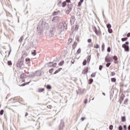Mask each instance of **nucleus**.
<instances>
[{
	"instance_id": "6",
	"label": "nucleus",
	"mask_w": 130,
	"mask_h": 130,
	"mask_svg": "<svg viewBox=\"0 0 130 130\" xmlns=\"http://www.w3.org/2000/svg\"><path fill=\"white\" fill-rule=\"evenodd\" d=\"M89 70V68L88 67H85L84 69L82 71V74L84 75H85V74H87L88 73V71Z\"/></svg>"
},
{
	"instance_id": "19",
	"label": "nucleus",
	"mask_w": 130,
	"mask_h": 130,
	"mask_svg": "<svg viewBox=\"0 0 130 130\" xmlns=\"http://www.w3.org/2000/svg\"><path fill=\"white\" fill-rule=\"evenodd\" d=\"M31 54L34 56L36 55V54H37V53H36V50H34L33 52H32Z\"/></svg>"
},
{
	"instance_id": "39",
	"label": "nucleus",
	"mask_w": 130,
	"mask_h": 130,
	"mask_svg": "<svg viewBox=\"0 0 130 130\" xmlns=\"http://www.w3.org/2000/svg\"><path fill=\"white\" fill-rule=\"evenodd\" d=\"M109 129H110V130L113 129V125H110L109 126Z\"/></svg>"
},
{
	"instance_id": "1",
	"label": "nucleus",
	"mask_w": 130,
	"mask_h": 130,
	"mask_svg": "<svg viewBox=\"0 0 130 130\" xmlns=\"http://www.w3.org/2000/svg\"><path fill=\"white\" fill-rule=\"evenodd\" d=\"M129 43L128 42H126L125 44L122 45V47L124 49L125 51H127L128 52L129 51V47L128 46V44Z\"/></svg>"
},
{
	"instance_id": "32",
	"label": "nucleus",
	"mask_w": 130,
	"mask_h": 130,
	"mask_svg": "<svg viewBox=\"0 0 130 130\" xmlns=\"http://www.w3.org/2000/svg\"><path fill=\"white\" fill-rule=\"evenodd\" d=\"M86 64H87V60L85 59V60H84V61L83 62V65L86 66Z\"/></svg>"
},
{
	"instance_id": "31",
	"label": "nucleus",
	"mask_w": 130,
	"mask_h": 130,
	"mask_svg": "<svg viewBox=\"0 0 130 130\" xmlns=\"http://www.w3.org/2000/svg\"><path fill=\"white\" fill-rule=\"evenodd\" d=\"M127 40V38H124L121 39V41L123 42L124 41H126Z\"/></svg>"
},
{
	"instance_id": "14",
	"label": "nucleus",
	"mask_w": 130,
	"mask_h": 130,
	"mask_svg": "<svg viewBox=\"0 0 130 130\" xmlns=\"http://www.w3.org/2000/svg\"><path fill=\"white\" fill-rule=\"evenodd\" d=\"M125 121H126L125 117L122 116L121 121H122L123 122H125Z\"/></svg>"
},
{
	"instance_id": "7",
	"label": "nucleus",
	"mask_w": 130,
	"mask_h": 130,
	"mask_svg": "<svg viewBox=\"0 0 130 130\" xmlns=\"http://www.w3.org/2000/svg\"><path fill=\"white\" fill-rule=\"evenodd\" d=\"M59 20V18H58V17L56 16L53 18L52 21V22H54V23H56V22H58Z\"/></svg>"
},
{
	"instance_id": "59",
	"label": "nucleus",
	"mask_w": 130,
	"mask_h": 130,
	"mask_svg": "<svg viewBox=\"0 0 130 130\" xmlns=\"http://www.w3.org/2000/svg\"><path fill=\"white\" fill-rule=\"evenodd\" d=\"M2 106L0 105V107H1Z\"/></svg>"
},
{
	"instance_id": "41",
	"label": "nucleus",
	"mask_w": 130,
	"mask_h": 130,
	"mask_svg": "<svg viewBox=\"0 0 130 130\" xmlns=\"http://www.w3.org/2000/svg\"><path fill=\"white\" fill-rule=\"evenodd\" d=\"M102 69H103V66L102 65L100 66L99 67L100 71H102Z\"/></svg>"
},
{
	"instance_id": "52",
	"label": "nucleus",
	"mask_w": 130,
	"mask_h": 130,
	"mask_svg": "<svg viewBox=\"0 0 130 130\" xmlns=\"http://www.w3.org/2000/svg\"><path fill=\"white\" fill-rule=\"evenodd\" d=\"M74 19H75V16H73L71 17V20H74Z\"/></svg>"
},
{
	"instance_id": "23",
	"label": "nucleus",
	"mask_w": 130,
	"mask_h": 130,
	"mask_svg": "<svg viewBox=\"0 0 130 130\" xmlns=\"http://www.w3.org/2000/svg\"><path fill=\"white\" fill-rule=\"evenodd\" d=\"M115 75H116L115 72H111V73L110 76H111V77H113V76H115Z\"/></svg>"
},
{
	"instance_id": "3",
	"label": "nucleus",
	"mask_w": 130,
	"mask_h": 130,
	"mask_svg": "<svg viewBox=\"0 0 130 130\" xmlns=\"http://www.w3.org/2000/svg\"><path fill=\"white\" fill-rule=\"evenodd\" d=\"M23 63H24V60L21 58V60H19L17 64V68H21L23 66Z\"/></svg>"
},
{
	"instance_id": "45",
	"label": "nucleus",
	"mask_w": 130,
	"mask_h": 130,
	"mask_svg": "<svg viewBox=\"0 0 130 130\" xmlns=\"http://www.w3.org/2000/svg\"><path fill=\"white\" fill-rule=\"evenodd\" d=\"M81 6H82V2H79L78 6V7H81Z\"/></svg>"
},
{
	"instance_id": "17",
	"label": "nucleus",
	"mask_w": 130,
	"mask_h": 130,
	"mask_svg": "<svg viewBox=\"0 0 130 130\" xmlns=\"http://www.w3.org/2000/svg\"><path fill=\"white\" fill-rule=\"evenodd\" d=\"M95 77H96V73H93L91 75V78H95Z\"/></svg>"
},
{
	"instance_id": "50",
	"label": "nucleus",
	"mask_w": 130,
	"mask_h": 130,
	"mask_svg": "<svg viewBox=\"0 0 130 130\" xmlns=\"http://www.w3.org/2000/svg\"><path fill=\"white\" fill-rule=\"evenodd\" d=\"M81 120L82 121H84V120H85V117L81 118Z\"/></svg>"
},
{
	"instance_id": "12",
	"label": "nucleus",
	"mask_w": 130,
	"mask_h": 130,
	"mask_svg": "<svg viewBox=\"0 0 130 130\" xmlns=\"http://www.w3.org/2000/svg\"><path fill=\"white\" fill-rule=\"evenodd\" d=\"M30 59L29 58H26L25 59V62H26V64H28V63H30Z\"/></svg>"
},
{
	"instance_id": "26",
	"label": "nucleus",
	"mask_w": 130,
	"mask_h": 130,
	"mask_svg": "<svg viewBox=\"0 0 130 130\" xmlns=\"http://www.w3.org/2000/svg\"><path fill=\"white\" fill-rule=\"evenodd\" d=\"M66 6H67V2H63L62 5V7L64 8V7H66Z\"/></svg>"
},
{
	"instance_id": "37",
	"label": "nucleus",
	"mask_w": 130,
	"mask_h": 130,
	"mask_svg": "<svg viewBox=\"0 0 130 130\" xmlns=\"http://www.w3.org/2000/svg\"><path fill=\"white\" fill-rule=\"evenodd\" d=\"M8 64L9 66H12V64H13V63H12L11 61H8Z\"/></svg>"
},
{
	"instance_id": "38",
	"label": "nucleus",
	"mask_w": 130,
	"mask_h": 130,
	"mask_svg": "<svg viewBox=\"0 0 130 130\" xmlns=\"http://www.w3.org/2000/svg\"><path fill=\"white\" fill-rule=\"evenodd\" d=\"M110 64H111V63L110 62H108L106 64V67L107 68H109V67H110Z\"/></svg>"
},
{
	"instance_id": "11",
	"label": "nucleus",
	"mask_w": 130,
	"mask_h": 130,
	"mask_svg": "<svg viewBox=\"0 0 130 130\" xmlns=\"http://www.w3.org/2000/svg\"><path fill=\"white\" fill-rule=\"evenodd\" d=\"M113 59L115 60L114 63H117V61H116L117 60V59H118V58H117V56H114Z\"/></svg>"
},
{
	"instance_id": "44",
	"label": "nucleus",
	"mask_w": 130,
	"mask_h": 130,
	"mask_svg": "<svg viewBox=\"0 0 130 130\" xmlns=\"http://www.w3.org/2000/svg\"><path fill=\"white\" fill-rule=\"evenodd\" d=\"M47 108H49V109H51V108H52V106L48 105L47 106Z\"/></svg>"
},
{
	"instance_id": "13",
	"label": "nucleus",
	"mask_w": 130,
	"mask_h": 130,
	"mask_svg": "<svg viewBox=\"0 0 130 130\" xmlns=\"http://www.w3.org/2000/svg\"><path fill=\"white\" fill-rule=\"evenodd\" d=\"M63 63H64V61L62 60V61H61L58 63V66H59L60 67H61V66H63Z\"/></svg>"
},
{
	"instance_id": "5",
	"label": "nucleus",
	"mask_w": 130,
	"mask_h": 130,
	"mask_svg": "<svg viewBox=\"0 0 130 130\" xmlns=\"http://www.w3.org/2000/svg\"><path fill=\"white\" fill-rule=\"evenodd\" d=\"M59 29L60 31H64V25L62 23H59Z\"/></svg>"
},
{
	"instance_id": "20",
	"label": "nucleus",
	"mask_w": 130,
	"mask_h": 130,
	"mask_svg": "<svg viewBox=\"0 0 130 130\" xmlns=\"http://www.w3.org/2000/svg\"><path fill=\"white\" fill-rule=\"evenodd\" d=\"M46 88L47 89H48V90H51V86H50V85H47L46 86Z\"/></svg>"
},
{
	"instance_id": "47",
	"label": "nucleus",
	"mask_w": 130,
	"mask_h": 130,
	"mask_svg": "<svg viewBox=\"0 0 130 130\" xmlns=\"http://www.w3.org/2000/svg\"><path fill=\"white\" fill-rule=\"evenodd\" d=\"M123 130H126V125H123Z\"/></svg>"
},
{
	"instance_id": "54",
	"label": "nucleus",
	"mask_w": 130,
	"mask_h": 130,
	"mask_svg": "<svg viewBox=\"0 0 130 130\" xmlns=\"http://www.w3.org/2000/svg\"><path fill=\"white\" fill-rule=\"evenodd\" d=\"M87 101H88V100H85V101H84L85 104H86L87 103Z\"/></svg>"
},
{
	"instance_id": "2",
	"label": "nucleus",
	"mask_w": 130,
	"mask_h": 130,
	"mask_svg": "<svg viewBox=\"0 0 130 130\" xmlns=\"http://www.w3.org/2000/svg\"><path fill=\"white\" fill-rule=\"evenodd\" d=\"M92 29L94 31V32L95 33L96 35L98 36H99L101 35V31L97 30V28H96V27L92 26Z\"/></svg>"
},
{
	"instance_id": "42",
	"label": "nucleus",
	"mask_w": 130,
	"mask_h": 130,
	"mask_svg": "<svg viewBox=\"0 0 130 130\" xmlns=\"http://www.w3.org/2000/svg\"><path fill=\"white\" fill-rule=\"evenodd\" d=\"M5 111H4V110H1V111H0V114L1 115H3V114H4V112Z\"/></svg>"
},
{
	"instance_id": "28",
	"label": "nucleus",
	"mask_w": 130,
	"mask_h": 130,
	"mask_svg": "<svg viewBox=\"0 0 130 130\" xmlns=\"http://www.w3.org/2000/svg\"><path fill=\"white\" fill-rule=\"evenodd\" d=\"M81 52V48H79L78 50L77 51V54H80V53Z\"/></svg>"
},
{
	"instance_id": "29",
	"label": "nucleus",
	"mask_w": 130,
	"mask_h": 130,
	"mask_svg": "<svg viewBox=\"0 0 130 130\" xmlns=\"http://www.w3.org/2000/svg\"><path fill=\"white\" fill-rule=\"evenodd\" d=\"M25 78V74H22L20 75V79H24Z\"/></svg>"
},
{
	"instance_id": "48",
	"label": "nucleus",
	"mask_w": 130,
	"mask_h": 130,
	"mask_svg": "<svg viewBox=\"0 0 130 130\" xmlns=\"http://www.w3.org/2000/svg\"><path fill=\"white\" fill-rule=\"evenodd\" d=\"M119 130H122V126L120 125L119 126Z\"/></svg>"
},
{
	"instance_id": "4",
	"label": "nucleus",
	"mask_w": 130,
	"mask_h": 130,
	"mask_svg": "<svg viewBox=\"0 0 130 130\" xmlns=\"http://www.w3.org/2000/svg\"><path fill=\"white\" fill-rule=\"evenodd\" d=\"M105 61L106 62H110V61H113L112 58L108 56H106L105 58Z\"/></svg>"
},
{
	"instance_id": "22",
	"label": "nucleus",
	"mask_w": 130,
	"mask_h": 130,
	"mask_svg": "<svg viewBox=\"0 0 130 130\" xmlns=\"http://www.w3.org/2000/svg\"><path fill=\"white\" fill-rule=\"evenodd\" d=\"M52 63V62H49L48 63V68H51L52 67V65H50V64Z\"/></svg>"
},
{
	"instance_id": "30",
	"label": "nucleus",
	"mask_w": 130,
	"mask_h": 130,
	"mask_svg": "<svg viewBox=\"0 0 130 130\" xmlns=\"http://www.w3.org/2000/svg\"><path fill=\"white\" fill-rule=\"evenodd\" d=\"M107 27L108 29L111 28V24H107Z\"/></svg>"
},
{
	"instance_id": "16",
	"label": "nucleus",
	"mask_w": 130,
	"mask_h": 130,
	"mask_svg": "<svg viewBox=\"0 0 130 130\" xmlns=\"http://www.w3.org/2000/svg\"><path fill=\"white\" fill-rule=\"evenodd\" d=\"M54 70V69L53 68H52V69H50L49 70V73H50L51 74V75L52 74V73H53V70Z\"/></svg>"
},
{
	"instance_id": "43",
	"label": "nucleus",
	"mask_w": 130,
	"mask_h": 130,
	"mask_svg": "<svg viewBox=\"0 0 130 130\" xmlns=\"http://www.w3.org/2000/svg\"><path fill=\"white\" fill-rule=\"evenodd\" d=\"M107 51L108 52H110L111 51V49H110V47L108 48Z\"/></svg>"
},
{
	"instance_id": "9",
	"label": "nucleus",
	"mask_w": 130,
	"mask_h": 130,
	"mask_svg": "<svg viewBox=\"0 0 130 130\" xmlns=\"http://www.w3.org/2000/svg\"><path fill=\"white\" fill-rule=\"evenodd\" d=\"M77 45H78V43L76 42L74 43V44L72 45V48L73 49H75L76 47H77Z\"/></svg>"
},
{
	"instance_id": "56",
	"label": "nucleus",
	"mask_w": 130,
	"mask_h": 130,
	"mask_svg": "<svg viewBox=\"0 0 130 130\" xmlns=\"http://www.w3.org/2000/svg\"><path fill=\"white\" fill-rule=\"evenodd\" d=\"M83 2H84V0H80V3H83Z\"/></svg>"
},
{
	"instance_id": "34",
	"label": "nucleus",
	"mask_w": 130,
	"mask_h": 130,
	"mask_svg": "<svg viewBox=\"0 0 130 130\" xmlns=\"http://www.w3.org/2000/svg\"><path fill=\"white\" fill-rule=\"evenodd\" d=\"M57 65V63H54L52 64V67L53 68H55Z\"/></svg>"
},
{
	"instance_id": "21",
	"label": "nucleus",
	"mask_w": 130,
	"mask_h": 130,
	"mask_svg": "<svg viewBox=\"0 0 130 130\" xmlns=\"http://www.w3.org/2000/svg\"><path fill=\"white\" fill-rule=\"evenodd\" d=\"M73 42V39L71 38L69 39L68 40V44H71V43Z\"/></svg>"
},
{
	"instance_id": "46",
	"label": "nucleus",
	"mask_w": 130,
	"mask_h": 130,
	"mask_svg": "<svg viewBox=\"0 0 130 130\" xmlns=\"http://www.w3.org/2000/svg\"><path fill=\"white\" fill-rule=\"evenodd\" d=\"M87 42H88V43H91V42H92V40L89 39L87 40Z\"/></svg>"
},
{
	"instance_id": "57",
	"label": "nucleus",
	"mask_w": 130,
	"mask_h": 130,
	"mask_svg": "<svg viewBox=\"0 0 130 130\" xmlns=\"http://www.w3.org/2000/svg\"><path fill=\"white\" fill-rule=\"evenodd\" d=\"M128 130H130V125L128 126Z\"/></svg>"
},
{
	"instance_id": "53",
	"label": "nucleus",
	"mask_w": 130,
	"mask_h": 130,
	"mask_svg": "<svg viewBox=\"0 0 130 130\" xmlns=\"http://www.w3.org/2000/svg\"><path fill=\"white\" fill-rule=\"evenodd\" d=\"M67 3H71V0H66Z\"/></svg>"
},
{
	"instance_id": "24",
	"label": "nucleus",
	"mask_w": 130,
	"mask_h": 130,
	"mask_svg": "<svg viewBox=\"0 0 130 130\" xmlns=\"http://www.w3.org/2000/svg\"><path fill=\"white\" fill-rule=\"evenodd\" d=\"M111 82L115 83V82H116V79L115 78H111Z\"/></svg>"
},
{
	"instance_id": "8",
	"label": "nucleus",
	"mask_w": 130,
	"mask_h": 130,
	"mask_svg": "<svg viewBox=\"0 0 130 130\" xmlns=\"http://www.w3.org/2000/svg\"><path fill=\"white\" fill-rule=\"evenodd\" d=\"M61 70H62V68H59L58 69H57V70H56V71L54 72L53 75H56V74L59 73V72H60V71H61Z\"/></svg>"
},
{
	"instance_id": "58",
	"label": "nucleus",
	"mask_w": 130,
	"mask_h": 130,
	"mask_svg": "<svg viewBox=\"0 0 130 130\" xmlns=\"http://www.w3.org/2000/svg\"><path fill=\"white\" fill-rule=\"evenodd\" d=\"M25 82V80H22V82Z\"/></svg>"
},
{
	"instance_id": "49",
	"label": "nucleus",
	"mask_w": 130,
	"mask_h": 130,
	"mask_svg": "<svg viewBox=\"0 0 130 130\" xmlns=\"http://www.w3.org/2000/svg\"><path fill=\"white\" fill-rule=\"evenodd\" d=\"M71 63H72L73 64L75 63V60H74V59L72 60Z\"/></svg>"
},
{
	"instance_id": "18",
	"label": "nucleus",
	"mask_w": 130,
	"mask_h": 130,
	"mask_svg": "<svg viewBox=\"0 0 130 130\" xmlns=\"http://www.w3.org/2000/svg\"><path fill=\"white\" fill-rule=\"evenodd\" d=\"M92 83H93V79L90 78L89 79V81H88V84H92Z\"/></svg>"
},
{
	"instance_id": "15",
	"label": "nucleus",
	"mask_w": 130,
	"mask_h": 130,
	"mask_svg": "<svg viewBox=\"0 0 130 130\" xmlns=\"http://www.w3.org/2000/svg\"><path fill=\"white\" fill-rule=\"evenodd\" d=\"M44 90H45L44 88H39L38 89V92H39L40 93H41V92H43Z\"/></svg>"
},
{
	"instance_id": "10",
	"label": "nucleus",
	"mask_w": 130,
	"mask_h": 130,
	"mask_svg": "<svg viewBox=\"0 0 130 130\" xmlns=\"http://www.w3.org/2000/svg\"><path fill=\"white\" fill-rule=\"evenodd\" d=\"M30 83H31V81H29L28 82H26V83L22 84L20 86V87H24V86H26V85H29V84Z\"/></svg>"
},
{
	"instance_id": "35",
	"label": "nucleus",
	"mask_w": 130,
	"mask_h": 130,
	"mask_svg": "<svg viewBox=\"0 0 130 130\" xmlns=\"http://www.w3.org/2000/svg\"><path fill=\"white\" fill-rule=\"evenodd\" d=\"M123 99H124V98L123 96H121L120 98V103L121 104V102L122 101H123Z\"/></svg>"
},
{
	"instance_id": "55",
	"label": "nucleus",
	"mask_w": 130,
	"mask_h": 130,
	"mask_svg": "<svg viewBox=\"0 0 130 130\" xmlns=\"http://www.w3.org/2000/svg\"><path fill=\"white\" fill-rule=\"evenodd\" d=\"M29 115V114L28 113H25V116H28Z\"/></svg>"
},
{
	"instance_id": "25",
	"label": "nucleus",
	"mask_w": 130,
	"mask_h": 130,
	"mask_svg": "<svg viewBox=\"0 0 130 130\" xmlns=\"http://www.w3.org/2000/svg\"><path fill=\"white\" fill-rule=\"evenodd\" d=\"M90 60H91V57L88 56V57H87V61L88 62H90Z\"/></svg>"
},
{
	"instance_id": "51",
	"label": "nucleus",
	"mask_w": 130,
	"mask_h": 130,
	"mask_svg": "<svg viewBox=\"0 0 130 130\" xmlns=\"http://www.w3.org/2000/svg\"><path fill=\"white\" fill-rule=\"evenodd\" d=\"M127 37H130V32H128L127 35Z\"/></svg>"
},
{
	"instance_id": "40",
	"label": "nucleus",
	"mask_w": 130,
	"mask_h": 130,
	"mask_svg": "<svg viewBox=\"0 0 130 130\" xmlns=\"http://www.w3.org/2000/svg\"><path fill=\"white\" fill-rule=\"evenodd\" d=\"M78 29H79V25H76L75 26V30L76 31H78Z\"/></svg>"
},
{
	"instance_id": "33",
	"label": "nucleus",
	"mask_w": 130,
	"mask_h": 130,
	"mask_svg": "<svg viewBox=\"0 0 130 130\" xmlns=\"http://www.w3.org/2000/svg\"><path fill=\"white\" fill-rule=\"evenodd\" d=\"M105 47V45H104V44H103L102 45V50L103 51V50H104V48Z\"/></svg>"
},
{
	"instance_id": "27",
	"label": "nucleus",
	"mask_w": 130,
	"mask_h": 130,
	"mask_svg": "<svg viewBox=\"0 0 130 130\" xmlns=\"http://www.w3.org/2000/svg\"><path fill=\"white\" fill-rule=\"evenodd\" d=\"M93 47H94V48L98 49V48H99L100 46H99V45L96 44V45H94Z\"/></svg>"
},
{
	"instance_id": "36",
	"label": "nucleus",
	"mask_w": 130,
	"mask_h": 130,
	"mask_svg": "<svg viewBox=\"0 0 130 130\" xmlns=\"http://www.w3.org/2000/svg\"><path fill=\"white\" fill-rule=\"evenodd\" d=\"M108 32H109V33L111 34V33H112V32H113V31L112 30V29L109 28L108 29Z\"/></svg>"
}]
</instances>
